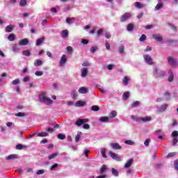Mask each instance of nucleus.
<instances>
[{
  "instance_id": "cd10ccee",
  "label": "nucleus",
  "mask_w": 178,
  "mask_h": 178,
  "mask_svg": "<svg viewBox=\"0 0 178 178\" xmlns=\"http://www.w3.org/2000/svg\"><path fill=\"white\" fill-rule=\"evenodd\" d=\"M111 172H112V175L113 176H115V177H119V171H118V170H116L115 168H112Z\"/></svg>"
},
{
  "instance_id": "a19ab883",
  "label": "nucleus",
  "mask_w": 178,
  "mask_h": 178,
  "mask_svg": "<svg viewBox=\"0 0 178 178\" xmlns=\"http://www.w3.org/2000/svg\"><path fill=\"white\" fill-rule=\"evenodd\" d=\"M38 137H48V133L40 132V133L38 134Z\"/></svg>"
},
{
  "instance_id": "39448f33",
  "label": "nucleus",
  "mask_w": 178,
  "mask_h": 178,
  "mask_svg": "<svg viewBox=\"0 0 178 178\" xmlns=\"http://www.w3.org/2000/svg\"><path fill=\"white\" fill-rule=\"evenodd\" d=\"M130 17H131V14L130 13H125L120 19V22L122 23H124V22H127V20H129V19H130Z\"/></svg>"
},
{
  "instance_id": "6e6552de",
  "label": "nucleus",
  "mask_w": 178,
  "mask_h": 178,
  "mask_svg": "<svg viewBox=\"0 0 178 178\" xmlns=\"http://www.w3.org/2000/svg\"><path fill=\"white\" fill-rule=\"evenodd\" d=\"M109 155L112 157L113 159H114V161H117V162H120L122 161V159L119 157V155H118V154L110 152Z\"/></svg>"
},
{
  "instance_id": "8fccbe9b",
  "label": "nucleus",
  "mask_w": 178,
  "mask_h": 178,
  "mask_svg": "<svg viewBox=\"0 0 178 178\" xmlns=\"http://www.w3.org/2000/svg\"><path fill=\"white\" fill-rule=\"evenodd\" d=\"M138 105H140V102L136 101L132 103L131 106L133 108H136V106H138Z\"/></svg>"
},
{
  "instance_id": "f704fd0d",
  "label": "nucleus",
  "mask_w": 178,
  "mask_h": 178,
  "mask_svg": "<svg viewBox=\"0 0 178 178\" xmlns=\"http://www.w3.org/2000/svg\"><path fill=\"white\" fill-rule=\"evenodd\" d=\"M57 138H58V140H65L66 138V135L64 134H58L57 135Z\"/></svg>"
},
{
  "instance_id": "2f4dec72",
  "label": "nucleus",
  "mask_w": 178,
  "mask_h": 178,
  "mask_svg": "<svg viewBox=\"0 0 178 178\" xmlns=\"http://www.w3.org/2000/svg\"><path fill=\"white\" fill-rule=\"evenodd\" d=\"M66 23L67 24H73L74 23V17L67 18Z\"/></svg>"
},
{
  "instance_id": "dca6fc26",
  "label": "nucleus",
  "mask_w": 178,
  "mask_h": 178,
  "mask_svg": "<svg viewBox=\"0 0 178 178\" xmlns=\"http://www.w3.org/2000/svg\"><path fill=\"white\" fill-rule=\"evenodd\" d=\"M27 44H29V39L27 38H24L22 40H20L19 42V44L21 46L27 45Z\"/></svg>"
},
{
  "instance_id": "0e129e2a",
  "label": "nucleus",
  "mask_w": 178,
  "mask_h": 178,
  "mask_svg": "<svg viewBox=\"0 0 178 178\" xmlns=\"http://www.w3.org/2000/svg\"><path fill=\"white\" fill-rule=\"evenodd\" d=\"M45 173V170H39L37 171L36 175H44Z\"/></svg>"
},
{
  "instance_id": "20e7f679",
  "label": "nucleus",
  "mask_w": 178,
  "mask_h": 178,
  "mask_svg": "<svg viewBox=\"0 0 178 178\" xmlns=\"http://www.w3.org/2000/svg\"><path fill=\"white\" fill-rule=\"evenodd\" d=\"M172 137L173 138L172 139V145H177L178 143V131H174L172 133Z\"/></svg>"
},
{
  "instance_id": "c85d7f7f",
  "label": "nucleus",
  "mask_w": 178,
  "mask_h": 178,
  "mask_svg": "<svg viewBox=\"0 0 178 178\" xmlns=\"http://www.w3.org/2000/svg\"><path fill=\"white\" fill-rule=\"evenodd\" d=\"M84 105H86V103L84 102H82L81 100L78 101L76 102L75 104V106L76 107H80V106H84Z\"/></svg>"
},
{
  "instance_id": "b1692460",
  "label": "nucleus",
  "mask_w": 178,
  "mask_h": 178,
  "mask_svg": "<svg viewBox=\"0 0 178 178\" xmlns=\"http://www.w3.org/2000/svg\"><path fill=\"white\" fill-rule=\"evenodd\" d=\"M129 97H130V92L127 91L124 92V94L122 95V99L124 101H126V99H128Z\"/></svg>"
},
{
  "instance_id": "de8ad7c7",
  "label": "nucleus",
  "mask_w": 178,
  "mask_h": 178,
  "mask_svg": "<svg viewBox=\"0 0 178 178\" xmlns=\"http://www.w3.org/2000/svg\"><path fill=\"white\" fill-rule=\"evenodd\" d=\"M118 52L119 54H120V55H122V54H123V52H124V46H121L118 48Z\"/></svg>"
},
{
  "instance_id": "a211bd4d",
  "label": "nucleus",
  "mask_w": 178,
  "mask_h": 178,
  "mask_svg": "<svg viewBox=\"0 0 178 178\" xmlns=\"http://www.w3.org/2000/svg\"><path fill=\"white\" fill-rule=\"evenodd\" d=\"M88 74V70L87 68H83L81 70V77H87V75Z\"/></svg>"
},
{
  "instance_id": "f3484780",
  "label": "nucleus",
  "mask_w": 178,
  "mask_h": 178,
  "mask_svg": "<svg viewBox=\"0 0 178 178\" xmlns=\"http://www.w3.org/2000/svg\"><path fill=\"white\" fill-rule=\"evenodd\" d=\"M62 38H67L69 37V31L67 29L63 30L61 32Z\"/></svg>"
},
{
  "instance_id": "f03ea898",
  "label": "nucleus",
  "mask_w": 178,
  "mask_h": 178,
  "mask_svg": "<svg viewBox=\"0 0 178 178\" xmlns=\"http://www.w3.org/2000/svg\"><path fill=\"white\" fill-rule=\"evenodd\" d=\"M166 74V72L158 67H154L153 69V76L156 79H159L161 77H163Z\"/></svg>"
},
{
  "instance_id": "ddd939ff",
  "label": "nucleus",
  "mask_w": 178,
  "mask_h": 178,
  "mask_svg": "<svg viewBox=\"0 0 178 178\" xmlns=\"http://www.w3.org/2000/svg\"><path fill=\"white\" fill-rule=\"evenodd\" d=\"M168 104H163L157 107V111L158 112H161V113L165 112V111L168 109Z\"/></svg>"
},
{
  "instance_id": "aec40b11",
  "label": "nucleus",
  "mask_w": 178,
  "mask_h": 178,
  "mask_svg": "<svg viewBox=\"0 0 178 178\" xmlns=\"http://www.w3.org/2000/svg\"><path fill=\"white\" fill-rule=\"evenodd\" d=\"M130 80H131V78H130V76H124L122 79V83H124V86H128L129 81H130Z\"/></svg>"
},
{
  "instance_id": "412c9836",
  "label": "nucleus",
  "mask_w": 178,
  "mask_h": 178,
  "mask_svg": "<svg viewBox=\"0 0 178 178\" xmlns=\"http://www.w3.org/2000/svg\"><path fill=\"white\" fill-rule=\"evenodd\" d=\"M116 116H118V113L116 112V111H111L109 113V118L110 119H113V118H116Z\"/></svg>"
},
{
  "instance_id": "052dcab7",
  "label": "nucleus",
  "mask_w": 178,
  "mask_h": 178,
  "mask_svg": "<svg viewBox=\"0 0 178 178\" xmlns=\"http://www.w3.org/2000/svg\"><path fill=\"white\" fill-rule=\"evenodd\" d=\"M174 167L176 170H178V159H176L174 162Z\"/></svg>"
},
{
  "instance_id": "603ef678",
  "label": "nucleus",
  "mask_w": 178,
  "mask_h": 178,
  "mask_svg": "<svg viewBox=\"0 0 178 178\" xmlns=\"http://www.w3.org/2000/svg\"><path fill=\"white\" fill-rule=\"evenodd\" d=\"M131 119H132V120H135L136 122H140V118H137L136 115H131Z\"/></svg>"
},
{
  "instance_id": "4468645a",
  "label": "nucleus",
  "mask_w": 178,
  "mask_h": 178,
  "mask_svg": "<svg viewBox=\"0 0 178 178\" xmlns=\"http://www.w3.org/2000/svg\"><path fill=\"white\" fill-rule=\"evenodd\" d=\"M140 122H143V123H147V122H151V120H152V118L150 116H147L145 118H140Z\"/></svg>"
},
{
  "instance_id": "2eb2a0df",
  "label": "nucleus",
  "mask_w": 178,
  "mask_h": 178,
  "mask_svg": "<svg viewBox=\"0 0 178 178\" xmlns=\"http://www.w3.org/2000/svg\"><path fill=\"white\" fill-rule=\"evenodd\" d=\"M169 76H168V81L169 83H172L175 79V75L173 74V72L172 70H169L168 72Z\"/></svg>"
},
{
  "instance_id": "f257e3e1",
  "label": "nucleus",
  "mask_w": 178,
  "mask_h": 178,
  "mask_svg": "<svg viewBox=\"0 0 178 178\" xmlns=\"http://www.w3.org/2000/svg\"><path fill=\"white\" fill-rule=\"evenodd\" d=\"M38 99L40 102L42 104H45V105H52L54 104V102L51 98L45 96V92H42L38 97Z\"/></svg>"
},
{
  "instance_id": "774afa93",
  "label": "nucleus",
  "mask_w": 178,
  "mask_h": 178,
  "mask_svg": "<svg viewBox=\"0 0 178 178\" xmlns=\"http://www.w3.org/2000/svg\"><path fill=\"white\" fill-rule=\"evenodd\" d=\"M81 42L83 44V45H87V44H88V40L82 39Z\"/></svg>"
},
{
  "instance_id": "9d476101",
  "label": "nucleus",
  "mask_w": 178,
  "mask_h": 178,
  "mask_svg": "<svg viewBox=\"0 0 178 178\" xmlns=\"http://www.w3.org/2000/svg\"><path fill=\"white\" fill-rule=\"evenodd\" d=\"M110 147L112 149H122V146L118 143H110Z\"/></svg>"
},
{
  "instance_id": "393cba45",
  "label": "nucleus",
  "mask_w": 178,
  "mask_h": 178,
  "mask_svg": "<svg viewBox=\"0 0 178 178\" xmlns=\"http://www.w3.org/2000/svg\"><path fill=\"white\" fill-rule=\"evenodd\" d=\"M17 158V155H16V154H10L6 158V159H7V161H12L13 159H16Z\"/></svg>"
},
{
  "instance_id": "7ed1b4c3",
  "label": "nucleus",
  "mask_w": 178,
  "mask_h": 178,
  "mask_svg": "<svg viewBox=\"0 0 178 178\" xmlns=\"http://www.w3.org/2000/svg\"><path fill=\"white\" fill-rule=\"evenodd\" d=\"M143 59L147 63V65H149L150 66L154 65V60L152 59V57L148 54L143 55Z\"/></svg>"
},
{
  "instance_id": "6ab92c4d",
  "label": "nucleus",
  "mask_w": 178,
  "mask_h": 178,
  "mask_svg": "<svg viewBox=\"0 0 178 178\" xmlns=\"http://www.w3.org/2000/svg\"><path fill=\"white\" fill-rule=\"evenodd\" d=\"M79 94H87L88 92V89L86 87H81L79 89Z\"/></svg>"
},
{
  "instance_id": "6e6d98bb",
  "label": "nucleus",
  "mask_w": 178,
  "mask_h": 178,
  "mask_svg": "<svg viewBox=\"0 0 178 178\" xmlns=\"http://www.w3.org/2000/svg\"><path fill=\"white\" fill-rule=\"evenodd\" d=\"M67 51L68 54H73V47L68 46L67 47Z\"/></svg>"
},
{
  "instance_id": "13d9d810",
  "label": "nucleus",
  "mask_w": 178,
  "mask_h": 178,
  "mask_svg": "<svg viewBox=\"0 0 178 178\" xmlns=\"http://www.w3.org/2000/svg\"><path fill=\"white\" fill-rule=\"evenodd\" d=\"M35 76H42L44 74V72L42 71H36L35 72Z\"/></svg>"
},
{
  "instance_id": "4d7b16f0",
  "label": "nucleus",
  "mask_w": 178,
  "mask_h": 178,
  "mask_svg": "<svg viewBox=\"0 0 178 178\" xmlns=\"http://www.w3.org/2000/svg\"><path fill=\"white\" fill-rule=\"evenodd\" d=\"M56 156H58V154L56 153H54L52 154H51L50 156H49V159H54V158H56Z\"/></svg>"
},
{
  "instance_id": "a878e982",
  "label": "nucleus",
  "mask_w": 178,
  "mask_h": 178,
  "mask_svg": "<svg viewBox=\"0 0 178 178\" xmlns=\"http://www.w3.org/2000/svg\"><path fill=\"white\" fill-rule=\"evenodd\" d=\"M99 122H101V123H106V122H109V118L105 117V116L101 117L99 118Z\"/></svg>"
},
{
  "instance_id": "680f3d73",
  "label": "nucleus",
  "mask_w": 178,
  "mask_h": 178,
  "mask_svg": "<svg viewBox=\"0 0 178 178\" xmlns=\"http://www.w3.org/2000/svg\"><path fill=\"white\" fill-rule=\"evenodd\" d=\"M176 154H177V152H171V153H169L168 155H167V158H172V156H175V155H176Z\"/></svg>"
},
{
  "instance_id": "3c124183",
  "label": "nucleus",
  "mask_w": 178,
  "mask_h": 178,
  "mask_svg": "<svg viewBox=\"0 0 178 178\" xmlns=\"http://www.w3.org/2000/svg\"><path fill=\"white\" fill-rule=\"evenodd\" d=\"M15 116H17V118H23V116H26V113L19 112L15 114Z\"/></svg>"
},
{
  "instance_id": "473e14b6",
  "label": "nucleus",
  "mask_w": 178,
  "mask_h": 178,
  "mask_svg": "<svg viewBox=\"0 0 178 178\" xmlns=\"http://www.w3.org/2000/svg\"><path fill=\"white\" fill-rule=\"evenodd\" d=\"M8 40L9 41H15V40H16V35H15L13 33H11L8 35Z\"/></svg>"
},
{
  "instance_id": "37998d69",
  "label": "nucleus",
  "mask_w": 178,
  "mask_h": 178,
  "mask_svg": "<svg viewBox=\"0 0 178 178\" xmlns=\"http://www.w3.org/2000/svg\"><path fill=\"white\" fill-rule=\"evenodd\" d=\"M27 5V0H20L19 1V6L23 7L26 6Z\"/></svg>"
},
{
  "instance_id": "5701e85b",
  "label": "nucleus",
  "mask_w": 178,
  "mask_h": 178,
  "mask_svg": "<svg viewBox=\"0 0 178 178\" xmlns=\"http://www.w3.org/2000/svg\"><path fill=\"white\" fill-rule=\"evenodd\" d=\"M163 8V3H159L154 8V11L156 12L157 10H161Z\"/></svg>"
},
{
  "instance_id": "5fc2aeb1",
  "label": "nucleus",
  "mask_w": 178,
  "mask_h": 178,
  "mask_svg": "<svg viewBox=\"0 0 178 178\" xmlns=\"http://www.w3.org/2000/svg\"><path fill=\"white\" fill-rule=\"evenodd\" d=\"M102 33H104V29H99V30L97 31V35L98 37H99V36L102 35Z\"/></svg>"
},
{
  "instance_id": "338daca9",
  "label": "nucleus",
  "mask_w": 178,
  "mask_h": 178,
  "mask_svg": "<svg viewBox=\"0 0 178 178\" xmlns=\"http://www.w3.org/2000/svg\"><path fill=\"white\" fill-rule=\"evenodd\" d=\"M113 64H109V65H107V69H108V70H113Z\"/></svg>"
},
{
  "instance_id": "a18cd8bd",
  "label": "nucleus",
  "mask_w": 178,
  "mask_h": 178,
  "mask_svg": "<svg viewBox=\"0 0 178 178\" xmlns=\"http://www.w3.org/2000/svg\"><path fill=\"white\" fill-rule=\"evenodd\" d=\"M91 111H93V112H98V111H99V107L98 106H92L91 107Z\"/></svg>"
},
{
  "instance_id": "69168bd1",
  "label": "nucleus",
  "mask_w": 178,
  "mask_h": 178,
  "mask_svg": "<svg viewBox=\"0 0 178 178\" xmlns=\"http://www.w3.org/2000/svg\"><path fill=\"white\" fill-rule=\"evenodd\" d=\"M83 128L85 129V130H88V129H90V124L84 123Z\"/></svg>"
},
{
  "instance_id": "bf43d9fd",
  "label": "nucleus",
  "mask_w": 178,
  "mask_h": 178,
  "mask_svg": "<svg viewBox=\"0 0 178 178\" xmlns=\"http://www.w3.org/2000/svg\"><path fill=\"white\" fill-rule=\"evenodd\" d=\"M105 177H106V175H99L96 177L95 176H90L89 178H105Z\"/></svg>"
},
{
  "instance_id": "f8f14e48",
  "label": "nucleus",
  "mask_w": 178,
  "mask_h": 178,
  "mask_svg": "<svg viewBox=\"0 0 178 178\" xmlns=\"http://www.w3.org/2000/svg\"><path fill=\"white\" fill-rule=\"evenodd\" d=\"M134 162V159H130L127 160L124 165V168L125 169H129V168H130L131 166V165H133Z\"/></svg>"
},
{
  "instance_id": "e433bc0d",
  "label": "nucleus",
  "mask_w": 178,
  "mask_h": 178,
  "mask_svg": "<svg viewBox=\"0 0 178 178\" xmlns=\"http://www.w3.org/2000/svg\"><path fill=\"white\" fill-rule=\"evenodd\" d=\"M22 55H24V56H30L31 55V52H30V50H24L22 51Z\"/></svg>"
},
{
  "instance_id": "bb28decb",
  "label": "nucleus",
  "mask_w": 178,
  "mask_h": 178,
  "mask_svg": "<svg viewBox=\"0 0 178 178\" xmlns=\"http://www.w3.org/2000/svg\"><path fill=\"white\" fill-rule=\"evenodd\" d=\"M135 6L136 8H137L138 9H143V8H145V5L140 3V2H136L135 3Z\"/></svg>"
},
{
  "instance_id": "72a5a7b5",
  "label": "nucleus",
  "mask_w": 178,
  "mask_h": 178,
  "mask_svg": "<svg viewBox=\"0 0 178 178\" xmlns=\"http://www.w3.org/2000/svg\"><path fill=\"white\" fill-rule=\"evenodd\" d=\"M90 54H95L97 51H98V47L97 46H92L90 49Z\"/></svg>"
},
{
  "instance_id": "49530a36",
  "label": "nucleus",
  "mask_w": 178,
  "mask_h": 178,
  "mask_svg": "<svg viewBox=\"0 0 178 178\" xmlns=\"http://www.w3.org/2000/svg\"><path fill=\"white\" fill-rule=\"evenodd\" d=\"M145 40H147V36L144 34H143L140 38H139V41L140 42H143L144 41H145Z\"/></svg>"
},
{
  "instance_id": "09e8293b",
  "label": "nucleus",
  "mask_w": 178,
  "mask_h": 178,
  "mask_svg": "<svg viewBox=\"0 0 178 178\" xmlns=\"http://www.w3.org/2000/svg\"><path fill=\"white\" fill-rule=\"evenodd\" d=\"M20 83V80L19 79H15L14 81H12L11 84L12 86H17Z\"/></svg>"
},
{
  "instance_id": "ea45409f",
  "label": "nucleus",
  "mask_w": 178,
  "mask_h": 178,
  "mask_svg": "<svg viewBox=\"0 0 178 178\" xmlns=\"http://www.w3.org/2000/svg\"><path fill=\"white\" fill-rule=\"evenodd\" d=\"M42 42H44V38H39L36 40V46L38 47L40 45H41V44H42Z\"/></svg>"
},
{
  "instance_id": "e2e57ef3",
  "label": "nucleus",
  "mask_w": 178,
  "mask_h": 178,
  "mask_svg": "<svg viewBox=\"0 0 178 178\" xmlns=\"http://www.w3.org/2000/svg\"><path fill=\"white\" fill-rule=\"evenodd\" d=\"M23 81H24V83H27V82L30 81V76H25L23 79Z\"/></svg>"
},
{
  "instance_id": "c9c22d12",
  "label": "nucleus",
  "mask_w": 178,
  "mask_h": 178,
  "mask_svg": "<svg viewBox=\"0 0 178 178\" xmlns=\"http://www.w3.org/2000/svg\"><path fill=\"white\" fill-rule=\"evenodd\" d=\"M124 144H126L127 145H134L136 143H134V141L131 140H127L124 141Z\"/></svg>"
},
{
  "instance_id": "7c9ffc66",
  "label": "nucleus",
  "mask_w": 178,
  "mask_h": 178,
  "mask_svg": "<svg viewBox=\"0 0 178 178\" xmlns=\"http://www.w3.org/2000/svg\"><path fill=\"white\" fill-rule=\"evenodd\" d=\"M81 134H83L81 132L77 133L76 136H75V143H79V141H80V138H81Z\"/></svg>"
},
{
  "instance_id": "9b49d317",
  "label": "nucleus",
  "mask_w": 178,
  "mask_h": 178,
  "mask_svg": "<svg viewBox=\"0 0 178 178\" xmlns=\"http://www.w3.org/2000/svg\"><path fill=\"white\" fill-rule=\"evenodd\" d=\"M152 38H154V40L156 41H158V42L163 41V37L159 34H153Z\"/></svg>"
},
{
  "instance_id": "423d86ee",
  "label": "nucleus",
  "mask_w": 178,
  "mask_h": 178,
  "mask_svg": "<svg viewBox=\"0 0 178 178\" xmlns=\"http://www.w3.org/2000/svg\"><path fill=\"white\" fill-rule=\"evenodd\" d=\"M84 123H88V119H78L76 121L75 124L78 127H80V126H83Z\"/></svg>"
},
{
  "instance_id": "1a4fd4ad",
  "label": "nucleus",
  "mask_w": 178,
  "mask_h": 178,
  "mask_svg": "<svg viewBox=\"0 0 178 178\" xmlns=\"http://www.w3.org/2000/svg\"><path fill=\"white\" fill-rule=\"evenodd\" d=\"M66 62H67V57L66 55L63 54L60 60L59 65L62 67L65 66Z\"/></svg>"
},
{
  "instance_id": "79ce46f5",
  "label": "nucleus",
  "mask_w": 178,
  "mask_h": 178,
  "mask_svg": "<svg viewBox=\"0 0 178 178\" xmlns=\"http://www.w3.org/2000/svg\"><path fill=\"white\" fill-rule=\"evenodd\" d=\"M19 46L17 44H14L13 46V52H19Z\"/></svg>"
},
{
  "instance_id": "864d4df0",
  "label": "nucleus",
  "mask_w": 178,
  "mask_h": 178,
  "mask_svg": "<svg viewBox=\"0 0 178 178\" xmlns=\"http://www.w3.org/2000/svg\"><path fill=\"white\" fill-rule=\"evenodd\" d=\"M149 143H151V139L147 138L144 142V145H145V147H148L149 145Z\"/></svg>"
},
{
  "instance_id": "58836bf2",
  "label": "nucleus",
  "mask_w": 178,
  "mask_h": 178,
  "mask_svg": "<svg viewBox=\"0 0 178 178\" xmlns=\"http://www.w3.org/2000/svg\"><path fill=\"white\" fill-rule=\"evenodd\" d=\"M24 148H27V146L23 145L22 144H18L16 145V149L20 150L23 149Z\"/></svg>"
},
{
  "instance_id": "c03bdc74",
  "label": "nucleus",
  "mask_w": 178,
  "mask_h": 178,
  "mask_svg": "<svg viewBox=\"0 0 178 178\" xmlns=\"http://www.w3.org/2000/svg\"><path fill=\"white\" fill-rule=\"evenodd\" d=\"M133 29H134V26L133 25V24H129L127 27V31H131V30H133Z\"/></svg>"
},
{
  "instance_id": "0eeeda50",
  "label": "nucleus",
  "mask_w": 178,
  "mask_h": 178,
  "mask_svg": "<svg viewBox=\"0 0 178 178\" xmlns=\"http://www.w3.org/2000/svg\"><path fill=\"white\" fill-rule=\"evenodd\" d=\"M168 60L169 65H170L172 67H175V66H177V60L172 57H168Z\"/></svg>"
},
{
  "instance_id": "4be33fe9",
  "label": "nucleus",
  "mask_w": 178,
  "mask_h": 178,
  "mask_svg": "<svg viewBox=\"0 0 178 178\" xmlns=\"http://www.w3.org/2000/svg\"><path fill=\"white\" fill-rule=\"evenodd\" d=\"M13 29H14L13 26L8 25L6 27L5 31L6 33H12V31H13Z\"/></svg>"
},
{
  "instance_id": "4c0bfd02",
  "label": "nucleus",
  "mask_w": 178,
  "mask_h": 178,
  "mask_svg": "<svg viewBox=\"0 0 178 178\" xmlns=\"http://www.w3.org/2000/svg\"><path fill=\"white\" fill-rule=\"evenodd\" d=\"M42 65V60H36L35 62H34V66H41Z\"/></svg>"
},
{
  "instance_id": "c756f323",
  "label": "nucleus",
  "mask_w": 178,
  "mask_h": 178,
  "mask_svg": "<svg viewBox=\"0 0 178 178\" xmlns=\"http://www.w3.org/2000/svg\"><path fill=\"white\" fill-rule=\"evenodd\" d=\"M101 154L103 158H105V159L108 158V156H106V148H104V147L102 148L101 149Z\"/></svg>"
}]
</instances>
